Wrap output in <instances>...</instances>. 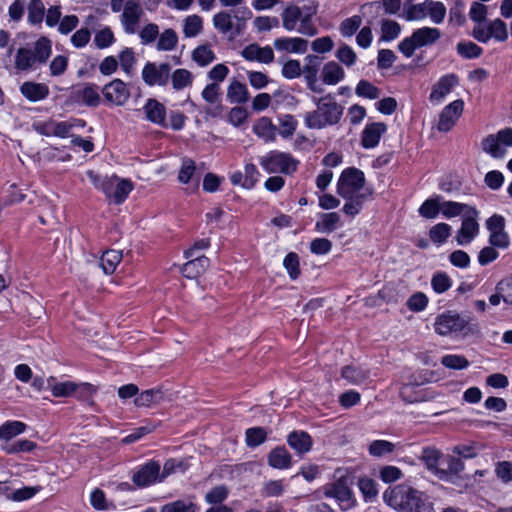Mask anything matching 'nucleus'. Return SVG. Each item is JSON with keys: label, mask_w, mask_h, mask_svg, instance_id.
Returning a JSON list of instances; mask_svg holds the SVG:
<instances>
[{"label": "nucleus", "mask_w": 512, "mask_h": 512, "mask_svg": "<svg viewBox=\"0 0 512 512\" xmlns=\"http://www.w3.org/2000/svg\"><path fill=\"white\" fill-rule=\"evenodd\" d=\"M396 445L387 440H374L368 446V452L373 457H383L395 451Z\"/></svg>", "instance_id": "49530a36"}, {"label": "nucleus", "mask_w": 512, "mask_h": 512, "mask_svg": "<svg viewBox=\"0 0 512 512\" xmlns=\"http://www.w3.org/2000/svg\"><path fill=\"white\" fill-rule=\"evenodd\" d=\"M387 126L383 122L367 124L362 132L361 144L364 148L370 149L378 145L382 135L386 132Z\"/></svg>", "instance_id": "5701e85b"}, {"label": "nucleus", "mask_w": 512, "mask_h": 512, "mask_svg": "<svg viewBox=\"0 0 512 512\" xmlns=\"http://www.w3.org/2000/svg\"><path fill=\"white\" fill-rule=\"evenodd\" d=\"M203 29V20L199 15H189L184 19L183 33L186 37L197 36Z\"/></svg>", "instance_id": "de8ad7c7"}, {"label": "nucleus", "mask_w": 512, "mask_h": 512, "mask_svg": "<svg viewBox=\"0 0 512 512\" xmlns=\"http://www.w3.org/2000/svg\"><path fill=\"white\" fill-rule=\"evenodd\" d=\"M324 494L327 497L336 498L343 509L351 508L354 504L353 493L349 488V478L346 476H341L334 483L326 485Z\"/></svg>", "instance_id": "9b49d317"}, {"label": "nucleus", "mask_w": 512, "mask_h": 512, "mask_svg": "<svg viewBox=\"0 0 512 512\" xmlns=\"http://www.w3.org/2000/svg\"><path fill=\"white\" fill-rule=\"evenodd\" d=\"M102 93L105 99L115 105H124L128 100V88L126 83L120 79H114L106 84Z\"/></svg>", "instance_id": "6ab92c4d"}, {"label": "nucleus", "mask_w": 512, "mask_h": 512, "mask_svg": "<svg viewBox=\"0 0 512 512\" xmlns=\"http://www.w3.org/2000/svg\"><path fill=\"white\" fill-rule=\"evenodd\" d=\"M268 464L276 469H287L291 466V455L284 446L276 447L268 454Z\"/></svg>", "instance_id": "473e14b6"}, {"label": "nucleus", "mask_w": 512, "mask_h": 512, "mask_svg": "<svg viewBox=\"0 0 512 512\" xmlns=\"http://www.w3.org/2000/svg\"><path fill=\"white\" fill-rule=\"evenodd\" d=\"M144 111L146 118L149 121L158 124L163 128H168L166 108L162 103L155 99H149L144 106Z\"/></svg>", "instance_id": "bb28decb"}, {"label": "nucleus", "mask_w": 512, "mask_h": 512, "mask_svg": "<svg viewBox=\"0 0 512 512\" xmlns=\"http://www.w3.org/2000/svg\"><path fill=\"white\" fill-rule=\"evenodd\" d=\"M355 93L359 97L377 99L380 96V90L367 80H360L356 86Z\"/></svg>", "instance_id": "e2e57ef3"}, {"label": "nucleus", "mask_w": 512, "mask_h": 512, "mask_svg": "<svg viewBox=\"0 0 512 512\" xmlns=\"http://www.w3.org/2000/svg\"><path fill=\"white\" fill-rule=\"evenodd\" d=\"M26 424L21 421H7L0 426V440L8 441L23 433Z\"/></svg>", "instance_id": "37998d69"}, {"label": "nucleus", "mask_w": 512, "mask_h": 512, "mask_svg": "<svg viewBox=\"0 0 512 512\" xmlns=\"http://www.w3.org/2000/svg\"><path fill=\"white\" fill-rule=\"evenodd\" d=\"M341 225V217L337 212L323 213L316 222L315 229L320 233H331Z\"/></svg>", "instance_id": "72a5a7b5"}, {"label": "nucleus", "mask_w": 512, "mask_h": 512, "mask_svg": "<svg viewBox=\"0 0 512 512\" xmlns=\"http://www.w3.org/2000/svg\"><path fill=\"white\" fill-rule=\"evenodd\" d=\"M444 454L435 447H425L422 450L420 460L424 462L428 471L438 478Z\"/></svg>", "instance_id": "cd10ccee"}, {"label": "nucleus", "mask_w": 512, "mask_h": 512, "mask_svg": "<svg viewBox=\"0 0 512 512\" xmlns=\"http://www.w3.org/2000/svg\"><path fill=\"white\" fill-rule=\"evenodd\" d=\"M317 109L305 115V124L310 129H322L336 125L342 118L344 107L338 104L332 94L315 99Z\"/></svg>", "instance_id": "f03ea898"}, {"label": "nucleus", "mask_w": 512, "mask_h": 512, "mask_svg": "<svg viewBox=\"0 0 512 512\" xmlns=\"http://www.w3.org/2000/svg\"><path fill=\"white\" fill-rule=\"evenodd\" d=\"M210 260L204 255H195L182 267V273L186 278L195 279L203 274L209 267Z\"/></svg>", "instance_id": "c85d7f7f"}, {"label": "nucleus", "mask_w": 512, "mask_h": 512, "mask_svg": "<svg viewBox=\"0 0 512 512\" xmlns=\"http://www.w3.org/2000/svg\"><path fill=\"white\" fill-rule=\"evenodd\" d=\"M122 259V254L118 250H108L103 253L100 259V266L105 274H112Z\"/></svg>", "instance_id": "79ce46f5"}, {"label": "nucleus", "mask_w": 512, "mask_h": 512, "mask_svg": "<svg viewBox=\"0 0 512 512\" xmlns=\"http://www.w3.org/2000/svg\"><path fill=\"white\" fill-rule=\"evenodd\" d=\"M401 0H380V1H374L367 3L363 5V9L367 8H375L376 10H379L381 8L384 9L385 14L387 15H394L397 14L401 9Z\"/></svg>", "instance_id": "09e8293b"}, {"label": "nucleus", "mask_w": 512, "mask_h": 512, "mask_svg": "<svg viewBox=\"0 0 512 512\" xmlns=\"http://www.w3.org/2000/svg\"><path fill=\"white\" fill-rule=\"evenodd\" d=\"M440 212L445 218H453L459 215L464 216L468 210L472 209L473 207L459 202L454 201H444L440 202Z\"/></svg>", "instance_id": "a19ab883"}, {"label": "nucleus", "mask_w": 512, "mask_h": 512, "mask_svg": "<svg viewBox=\"0 0 512 512\" xmlns=\"http://www.w3.org/2000/svg\"><path fill=\"white\" fill-rule=\"evenodd\" d=\"M48 387L54 397H70L78 389L87 391L91 386L87 383L78 384L73 381L56 382L53 377H50L48 379Z\"/></svg>", "instance_id": "aec40b11"}, {"label": "nucleus", "mask_w": 512, "mask_h": 512, "mask_svg": "<svg viewBox=\"0 0 512 512\" xmlns=\"http://www.w3.org/2000/svg\"><path fill=\"white\" fill-rule=\"evenodd\" d=\"M305 65L302 69L307 87L315 93H320L323 89L317 84V75L322 62V58L316 55H308L305 58Z\"/></svg>", "instance_id": "a211bd4d"}, {"label": "nucleus", "mask_w": 512, "mask_h": 512, "mask_svg": "<svg viewBox=\"0 0 512 512\" xmlns=\"http://www.w3.org/2000/svg\"><path fill=\"white\" fill-rule=\"evenodd\" d=\"M178 42V36L173 29H165L159 36L157 49L160 51L173 50Z\"/></svg>", "instance_id": "603ef678"}, {"label": "nucleus", "mask_w": 512, "mask_h": 512, "mask_svg": "<svg viewBox=\"0 0 512 512\" xmlns=\"http://www.w3.org/2000/svg\"><path fill=\"white\" fill-rule=\"evenodd\" d=\"M213 25L216 30L222 34L231 33L234 38L235 23L233 22V16L228 11H220L213 16Z\"/></svg>", "instance_id": "f704fd0d"}, {"label": "nucleus", "mask_w": 512, "mask_h": 512, "mask_svg": "<svg viewBox=\"0 0 512 512\" xmlns=\"http://www.w3.org/2000/svg\"><path fill=\"white\" fill-rule=\"evenodd\" d=\"M441 364L449 369L462 370L469 366V361L462 355L450 354L442 357Z\"/></svg>", "instance_id": "052dcab7"}, {"label": "nucleus", "mask_w": 512, "mask_h": 512, "mask_svg": "<svg viewBox=\"0 0 512 512\" xmlns=\"http://www.w3.org/2000/svg\"><path fill=\"white\" fill-rule=\"evenodd\" d=\"M441 37L438 28L422 27L413 31L410 37L404 38L399 44V51L407 58L411 57L415 50L424 46L435 44Z\"/></svg>", "instance_id": "39448f33"}, {"label": "nucleus", "mask_w": 512, "mask_h": 512, "mask_svg": "<svg viewBox=\"0 0 512 512\" xmlns=\"http://www.w3.org/2000/svg\"><path fill=\"white\" fill-rule=\"evenodd\" d=\"M478 214L477 209L473 207L463 216L461 228L456 235V240L459 245L470 243L478 234L479 224L476 220Z\"/></svg>", "instance_id": "ddd939ff"}, {"label": "nucleus", "mask_w": 512, "mask_h": 512, "mask_svg": "<svg viewBox=\"0 0 512 512\" xmlns=\"http://www.w3.org/2000/svg\"><path fill=\"white\" fill-rule=\"evenodd\" d=\"M459 79L455 74H447L442 76L436 84H434L430 93L431 101H440L446 95H448L452 89L458 85Z\"/></svg>", "instance_id": "a878e982"}, {"label": "nucleus", "mask_w": 512, "mask_h": 512, "mask_svg": "<svg viewBox=\"0 0 512 512\" xmlns=\"http://www.w3.org/2000/svg\"><path fill=\"white\" fill-rule=\"evenodd\" d=\"M69 59L65 55L55 56L49 64V72L53 77L63 75L68 68Z\"/></svg>", "instance_id": "338daca9"}, {"label": "nucleus", "mask_w": 512, "mask_h": 512, "mask_svg": "<svg viewBox=\"0 0 512 512\" xmlns=\"http://www.w3.org/2000/svg\"><path fill=\"white\" fill-rule=\"evenodd\" d=\"M161 512H196V505L187 499L177 500L164 505Z\"/></svg>", "instance_id": "680f3d73"}, {"label": "nucleus", "mask_w": 512, "mask_h": 512, "mask_svg": "<svg viewBox=\"0 0 512 512\" xmlns=\"http://www.w3.org/2000/svg\"><path fill=\"white\" fill-rule=\"evenodd\" d=\"M87 177L94 187L102 191L110 203L121 204L127 196L128 182L116 175L102 176L92 170L87 171Z\"/></svg>", "instance_id": "20e7f679"}, {"label": "nucleus", "mask_w": 512, "mask_h": 512, "mask_svg": "<svg viewBox=\"0 0 512 512\" xmlns=\"http://www.w3.org/2000/svg\"><path fill=\"white\" fill-rule=\"evenodd\" d=\"M132 397H135L136 407H150L162 400L163 393L159 389H148L139 394L137 385L130 383V398Z\"/></svg>", "instance_id": "412c9836"}, {"label": "nucleus", "mask_w": 512, "mask_h": 512, "mask_svg": "<svg viewBox=\"0 0 512 512\" xmlns=\"http://www.w3.org/2000/svg\"><path fill=\"white\" fill-rule=\"evenodd\" d=\"M254 132L266 142L274 141L276 126L267 117L260 118L253 127Z\"/></svg>", "instance_id": "ea45409f"}, {"label": "nucleus", "mask_w": 512, "mask_h": 512, "mask_svg": "<svg viewBox=\"0 0 512 512\" xmlns=\"http://www.w3.org/2000/svg\"><path fill=\"white\" fill-rule=\"evenodd\" d=\"M70 99L73 102L96 107L100 104L101 98L99 88L95 84H81L72 88Z\"/></svg>", "instance_id": "4468645a"}, {"label": "nucleus", "mask_w": 512, "mask_h": 512, "mask_svg": "<svg viewBox=\"0 0 512 512\" xmlns=\"http://www.w3.org/2000/svg\"><path fill=\"white\" fill-rule=\"evenodd\" d=\"M133 483L140 487H147L154 484L157 480L160 481V465L158 462L150 461L143 465L138 471L133 474Z\"/></svg>", "instance_id": "f3484780"}, {"label": "nucleus", "mask_w": 512, "mask_h": 512, "mask_svg": "<svg viewBox=\"0 0 512 512\" xmlns=\"http://www.w3.org/2000/svg\"><path fill=\"white\" fill-rule=\"evenodd\" d=\"M227 99L235 104L246 103L249 100V92L246 85L233 80L227 89Z\"/></svg>", "instance_id": "c9c22d12"}, {"label": "nucleus", "mask_w": 512, "mask_h": 512, "mask_svg": "<svg viewBox=\"0 0 512 512\" xmlns=\"http://www.w3.org/2000/svg\"><path fill=\"white\" fill-rule=\"evenodd\" d=\"M364 173L354 167L347 168L341 173L337 183V194L342 198H350L354 194L364 193Z\"/></svg>", "instance_id": "423d86ee"}, {"label": "nucleus", "mask_w": 512, "mask_h": 512, "mask_svg": "<svg viewBox=\"0 0 512 512\" xmlns=\"http://www.w3.org/2000/svg\"><path fill=\"white\" fill-rule=\"evenodd\" d=\"M482 150L493 158H503L506 147H512V128L500 130L497 134H489L481 142Z\"/></svg>", "instance_id": "6e6552de"}, {"label": "nucleus", "mask_w": 512, "mask_h": 512, "mask_svg": "<svg viewBox=\"0 0 512 512\" xmlns=\"http://www.w3.org/2000/svg\"><path fill=\"white\" fill-rule=\"evenodd\" d=\"M267 432L262 427H253L246 430V444L248 447H257L264 443Z\"/></svg>", "instance_id": "4d7b16f0"}, {"label": "nucleus", "mask_w": 512, "mask_h": 512, "mask_svg": "<svg viewBox=\"0 0 512 512\" xmlns=\"http://www.w3.org/2000/svg\"><path fill=\"white\" fill-rule=\"evenodd\" d=\"M463 109L464 102L461 99H457L447 105L440 113L437 126L438 130L441 132L450 131L462 115Z\"/></svg>", "instance_id": "2eb2a0df"}, {"label": "nucleus", "mask_w": 512, "mask_h": 512, "mask_svg": "<svg viewBox=\"0 0 512 512\" xmlns=\"http://www.w3.org/2000/svg\"><path fill=\"white\" fill-rule=\"evenodd\" d=\"M52 53V43L46 37L39 38L30 47H20L15 54L14 68L17 72H26L36 68L37 64H45Z\"/></svg>", "instance_id": "7ed1b4c3"}, {"label": "nucleus", "mask_w": 512, "mask_h": 512, "mask_svg": "<svg viewBox=\"0 0 512 512\" xmlns=\"http://www.w3.org/2000/svg\"><path fill=\"white\" fill-rule=\"evenodd\" d=\"M298 162L287 153L271 151L260 158V165L267 173L291 174L296 171Z\"/></svg>", "instance_id": "0eeeda50"}, {"label": "nucleus", "mask_w": 512, "mask_h": 512, "mask_svg": "<svg viewBox=\"0 0 512 512\" xmlns=\"http://www.w3.org/2000/svg\"><path fill=\"white\" fill-rule=\"evenodd\" d=\"M431 285L436 293L446 292L452 285L450 277L444 272H437L433 275Z\"/></svg>", "instance_id": "69168bd1"}, {"label": "nucleus", "mask_w": 512, "mask_h": 512, "mask_svg": "<svg viewBox=\"0 0 512 512\" xmlns=\"http://www.w3.org/2000/svg\"><path fill=\"white\" fill-rule=\"evenodd\" d=\"M384 502L396 512L433 511V503L425 494L406 483L389 487L383 493Z\"/></svg>", "instance_id": "f257e3e1"}, {"label": "nucleus", "mask_w": 512, "mask_h": 512, "mask_svg": "<svg viewBox=\"0 0 512 512\" xmlns=\"http://www.w3.org/2000/svg\"><path fill=\"white\" fill-rule=\"evenodd\" d=\"M192 59L198 65L206 66L215 59V54L208 45H200L193 51Z\"/></svg>", "instance_id": "5fc2aeb1"}, {"label": "nucleus", "mask_w": 512, "mask_h": 512, "mask_svg": "<svg viewBox=\"0 0 512 512\" xmlns=\"http://www.w3.org/2000/svg\"><path fill=\"white\" fill-rule=\"evenodd\" d=\"M440 196H435L425 200L419 207V214L427 219L435 218L440 212Z\"/></svg>", "instance_id": "3c124183"}, {"label": "nucleus", "mask_w": 512, "mask_h": 512, "mask_svg": "<svg viewBox=\"0 0 512 512\" xmlns=\"http://www.w3.org/2000/svg\"><path fill=\"white\" fill-rule=\"evenodd\" d=\"M287 443L298 454H304L312 448V438L305 431H293L287 437Z\"/></svg>", "instance_id": "c756f323"}, {"label": "nucleus", "mask_w": 512, "mask_h": 512, "mask_svg": "<svg viewBox=\"0 0 512 512\" xmlns=\"http://www.w3.org/2000/svg\"><path fill=\"white\" fill-rule=\"evenodd\" d=\"M171 66L168 63L156 65L148 62L142 70V78L149 86H165L170 78Z\"/></svg>", "instance_id": "f8f14e48"}, {"label": "nucleus", "mask_w": 512, "mask_h": 512, "mask_svg": "<svg viewBox=\"0 0 512 512\" xmlns=\"http://www.w3.org/2000/svg\"><path fill=\"white\" fill-rule=\"evenodd\" d=\"M283 27L292 31L296 28L297 22H301L302 10L294 4L288 5L281 14Z\"/></svg>", "instance_id": "58836bf2"}, {"label": "nucleus", "mask_w": 512, "mask_h": 512, "mask_svg": "<svg viewBox=\"0 0 512 512\" xmlns=\"http://www.w3.org/2000/svg\"><path fill=\"white\" fill-rule=\"evenodd\" d=\"M45 7L41 0H31L28 5V21L31 24L41 23L44 18Z\"/></svg>", "instance_id": "bf43d9fd"}, {"label": "nucleus", "mask_w": 512, "mask_h": 512, "mask_svg": "<svg viewBox=\"0 0 512 512\" xmlns=\"http://www.w3.org/2000/svg\"><path fill=\"white\" fill-rule=\"evenodd\" d=\"M470 320V317L465 318L456 312L448 311L436 318L434 324L435 331L444 336L451 333L462 332L466 328H468V331H472V328L469 327Z\"/></svg>", "instance_id": "1a4fd4ad"}, {"label": "nucleus", "mask_w": 512, "mask_h": 512, "mask_svg": "<svg viewBox=\"0 0 512 512\" xmlns=\"http://www.w3.org/2000/svg\"><path fill=\"white\" fill-rule=\"evenodd\" d=\"M427 9V0H425L423 3L406 5L404 8L403 17L407 21L421 20L428 16Z\"/></svg>", "instance_id": "a18cd8bd"}, {"label": "nucleus", "mask_w": 512, "mask_h": 512, "mask_svg": "<svg viewBox=\"0 0 512 512\" xmlns=\"http://www.w3.org/2000/svg\"><path fill=\"white\" fill-rule=\"evenodd\" d=\"M241 55L248 61H257L269 64L274 60V52L270 46L261 47L256 43L247 45Z\"/></svg>", "instance_id": "4be33fe9"}, {"label": "nucleus", "mask_w": 512, "mask_h": 512, "mask_svg": "<svg viewBox=\"0 0 512 512\" xmlns=\"http://www.w3.org/2000/svg\"><path fill=\"white\" fill-rule=\"evenodd\" d=\"M451 235V226L447 223H438L429 231V237L432 242L441 244Z\"/></svg>", "instance_id": "6e6d98bb"}, {"label": "nucleus", "mask_w": 512, "mask_h": 512, "mask_svg": "<svg viewBox=\"0 0 512 512\" xmlns=\"http://www.w3.org/2000/svg\"><path fill=\"white\" fill-rule=\"evenodd\" d=\"M362 24V18L359 15H354L350 18L343 20L340 24V32L344 37H351L356 33Z\"/></svg>", "instance_id": "0e129e2a"}, {"label": "nucleus", "mask_w": 512, "mask_h": 512, "mask_svg": "<svg viewBox=\"0 0 512 512\" xmlns=\"http://www.w3.org/2000/svg\"><path fill=\"white\" fill-rule=\"evenodd\" d=\"M496 476L504 483L512 481V462L499 461L495 465Z\"/></svg>", "instance_id": "774afa93"}, {"label": "nucleus", "mask_w": 512, "mask_h": 512, "mask_svg": "<svg viewBox=\"0 0 512 512\" xmlns=\"http://www.w3.org/2000/svg\"><path fill=\"white\" fill-rule=\"evenodd\" d=\"M381 32L382 40L391 41L398 37L401 32V26L396 21L384 19L381 24Z\"/></svg>", "instance_id": "13d9d810"}, {"label": "nucleus", "mask_w": 512, "mask_h": 512, "mask_svg": "<svg viewBox=\"0 0 512 512\" xmlns=\"http://www.w3.org/2000/svg\"><path fill=\"white\" fill-rule=\"evenodd\" d=\"M428 16L435 24H440L444 21L446 16V7L442 2L427 0Z\"/></svg>", "instance_id": "864d4df0"}, {"label": "nucleus", "mask_w": 512, "mask_h": 512, "mask_svg": "<svg viewBox=\"0 0 512 512\" xmlns=\"http://www.w3.org/2000/svg\"><path fill=\"white\" fill-rule=\"evenodd\" d=\"M457 53L465 59H475L482 55L483 49L471 41H461L456 46Z\"/></svg>", "instance_id": "8fccbe9b"}, {"label": "nucleus", "mask_w": 512, "mask_h": 512, "mask_svg": "<svg viewBox=\"0 0 512 512\" xmlns=\"http://www.w3.org/2000/svg\"><path fill=\"white\" fill-rule=\"evenodd\" d=\"M442 463L446 467H441L438 471V479L446 482H451L455 477H459L460 473L464 470V463L460 458L452 455H444Z\"/></svg>", "instance_id": "393cba45"}, {"label": "nucleus", "mask_w": 512, "mask_h": 512, "mask_svg": "<svg viewBox=\"0 0 512 512\" xmlns=\"http://www.w3.org/2000/svg\"><path fill=\"white\" fill-rule=\"evenodd\" d=\"M471 35L475 40L481 43H487L491 38L503 42L508 38L507 25L503 20L497 18L489 21L486 26H474Z\"/></svg>", "instance_id": "9d476101"}, {"label": "nucleus", "mask_w": 512, "mask_h": 512, "mask_svg": "<svg viewBox=\"0 0 512 512\" xmlns=\"http://www.w3.org/2000/svg\"><path fill=\"white\" fill-rule=\"evenodd\" d=\"M21 94L30 102H39L46 99L50 94L47 84L26 81L20 86Z\"/></svg>", "instance_id": "b1692460"}, {"label": "nucleus", "mask_w": 512, "mask_h": 512, "mask_svg": "<svg viewBox=\"0 0 512 512\" xmlns=\"http://www.w3.org/2000/svg\"><path fill=\"white\" fill-rule=\"evenodd\" d=\"M341 375L349 383L360 385L369 379L370 372L357 366L347 365L342 368Z\"/></svg>", "instance_id": "4c0bfd02"}, {"label": "nucleus", "mask_w": 512, "mask_h": 512, "mask_svg": "<svg viewBox=\"0 0 512 512\" xmlns=\"http://www.w3.org/2000/svg\"><path fill=\"white\" fill-rule=\"evenodd\" d=\"M371 194V192L354 194L350 198H344L346 200V203L342 208L343 212L351 217L356 216L357 214L360 213L364 203L370 198Z\"/></svg>", "instance_id": "e433bc0d"}, {"label": "nucleus", "mask_w": 512, "mask_h": 512, "mask_svg": "<svg viewBox=\"0 0 512 512\" xmlns=\"http://www.w3.org/2000/svg\"><path fill=\"white\" fill-rule=\"evenodd\" d=\"M345 76L343 68L335 61L327 62L322 69L321 77L323 83L327 85H335Z\"/></svg>", "instance_id": "2f4dec72"}, {"label": "nucleus", "mask_w": 512, "mask_h": 512, "mask_svg": "<svg viewBox=\"0 0 512 512\" xmlns=\"http://www.w3.org/2000/svg\"><path fill=\"white\" fill-rule=\"evenodd\" d=\"M172 86L175 90L179 91L188 86H190L193 82V75L187 69H176L172 74H170Z\"/></svg>", "instance_id": "c03bdc74"}, {"label": "nucleus", "mask_w": 512, "mask_h": 512, "mask_svg": "<svg viewBox=\"0 0 512 512\" xmlns=\"http://www.w3.org/2000/svg\"><path fill=\"white\" fill-rule=\"evenodd\" d=\"M307 46L308 41L303 38H278L274 41V47L279 51L304 53Z\"/></svg>", "instance_id": "7c9ffc66"}, {"label": "nucleus", "mask_w": 512, "mask_h": 512, "mask_svg": "<svg viewBox=\"0 0 512 512\" xmlns=\"http://www.w3.org/2000/svg\"><path fill=\"white\" fill-rule=\"evenodd\" d=\"M420 382L414 375L403 378L399 388L401 399L407 403H415L427 400L426 393L419 388Z\"/></svg>", "instance_id": "dca6fc26"}]
</instances>
